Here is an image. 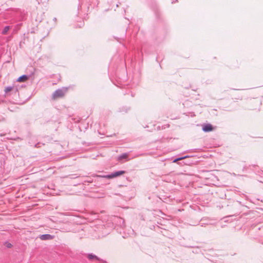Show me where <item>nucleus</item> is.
I'll return each mask as SVG.
<instances>
[{
    "label": "nucleus",
    "mask_w": 263,
    "mask_h": 263,
    "mask_svg": "<svg viewBox=\"0 0 263 263\" xmlns=\"http://www.w3.org/2000/svg\"><path fill=\"white\" fill-rule=\"evenodd\" d=\"M10 29V27L9 26H6L3 31H2V34H6L8 32V31Z\"/></svg>",
    "instance_id": "nucleus-1"
}]
</instances>
